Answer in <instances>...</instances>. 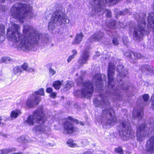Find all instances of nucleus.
I'll use <instances>...</instances> for the list:
<instances>
[{
    "mask_svg": "<svg viewBox=\"0 0 154 154\" xmlns=\"http://www.w3.org/2000/svg\"><path fill=\"white\" fill-rule=\"evenodd\" d=\"M20 27L17 24L13 25L12 27L7 30V37L8 40L14 43L19 42L17 45L19 50L28 52L36 45L43 43L47 44L49 41L48 34L42 35L36 29L28 24L23 25V32L24 36L20 33Z\"/></svg>",
    "mask_w": 154,
    "mask_h": 154,
    "instance_id": "nucleus-1",
    "label": "nucleus"
},
{
    "mask_svg": "<svg viewBox=\"0 0 154 154\" xmlns=\"http://www.w3.org/2000/svg\"><path fill=\"white\" fill-rule=\"evenodd\" d=\"M93 102L95 107L105 108L99 120L103 128H106L115 125L117 122V118L113 109L109 105L108 96H98L94 100Z\"/></svg>",
    "mask_w": 154,
    "mask_h": 154,
    "instance_id": "nucleus-2",
    "label": "nucleus"
},
{
    "mask_svg": "<svg viewBox=\"0 0 154 154\" xmlns=\"http://www.w3.org/2000/svg\"><path fill=\"white\" fill-rule=\"evenodd\" d=\"M83 77V76H81L76 80L78 85L82 86V90H78L75 92L74 95L81 97H89L90 99L93 91V86L96 85L97 90L102 89V82L100 74H97L93 76L92 83L89 81L84 82Z\"/></svg>",
    "mask_w": 154,
    "mask_h": 154,
    "instance_id": "nucleus-3",
    "label": "nucleus"
},
{
    "mask_svg": "<svg viewBox=\"0 0 154 154\" xmlns=\"http://www.w3.org/2000/svg\"><path fill=\"white\" fill-rule=\"evenodd\" d=\"M32 8L29 4L17 3L11 7V15L13 18L23 22L26 17L31 18L33 17Z\"/></svg>",
    "mask_w": 154,
    "mask_h": 154,
    "instance_id": "nucleus-4",
    "label": "nucleus"
},
{
    "mask_svg": "<svg viewBox=\"0 0 154 154\" xmlns=\"http://www.w3.org/2000/svg\"><path fill=\"white\" fill-rule=\"evenodd\" d=\"M69 22L67 17L60 10H57L52 14L51 20L49 23L48 29L52 30L55 28V24L57 22L62 24L68 23Z\"/></svg>",
    "mask_w": 154,
    "mask_h": 154,
    "instance_id": "nucleus-5",
    "label": "nucleus"
},
{
    "mask_svg": "<svg viewBox=\"0 0 154 154\" xmlns=\"http://www.w3.org/2000/svg\"><path fill=\"white\" fill-rule=\"evenodd\" d=\"M46 119L43 113V109L41 107L34 111L32 115L28 116L25 121V123L29 126H33L34 124V121L38 123L42 124L45 122Z\"/></svg>",
    "mask_w": 154,
    "mask_h": 154,
    "instance_id": "nucleus-6",
    "label": "nucleus"
},
{
    "mask_svg": "<svg viewBox=\"0 0 154 154\" xmlns=\"http://www.w3.org/2000/svg\"><path fill=\"white\" fill-rule=\"evenodd\" d=\"M114 80H113V82H111V84H108L109 86L108 88H109V97L110 96H112L114 101L115 99L116 100L120 101L122 100V96L119 90L120 89H121L122 90H126L129 89V87L126 86V85L125 83H122L121 84L119 82L120 85L118 86V87L115 89H114Z\"/></svg>",
    "mask_w": 154,
    "mask_h": 154,
    "instance_id": "nucleus-7",
    "label": "nucleus"
},
{
    "mask_svg": "<svg viewBox=\"0 0 154 154\" xmlns=\"http://www.w3.org/2000/svg\"><path fill=\"white\" fill-rule=\"evenodd\" d=\"M129 126L128 122H124L120 125L118 128L120 134L122 135V138L125 140L134 137V133L131 131Z\"/></svg>",
    "mask_w": 154,
    "mask_h": 154,
    "instance_id": "nucleus-8",
    "label": "nucleus"
},
{
    "mask_svg": "<svg viewBox=\"0 0 154 154\" xmlns=\"http://www.w3.org/2000/svg\"><path fill=\"white\" fill-rule=\"evenodd\" d=\"M39 95L44 96L45 93L44 89L41 88L35 91L34 94L28 98L26 103V106L28 108H32L39 104L40 101L41 97L39 96H35Z\"/></svg>",
    "mask_w": 154,
    "mask_h": 154,
    "instance_id": "nucleus-9",
    "label": "nucleus"
},
{
    "mask_svg": "<svg viewBox=\"0 0 154 154\" xmlns=\"http://www.w3.org/2000/svg\"><path fill=\"white\" fill-rule=\"evenodd\" d=\"M144 21H143L141 24L135 26L133 32V39L137 42H140L142 39L144 32Z\"/></svg>",
    "mask_w": 154,
    "mask_h": 154,
    "instance_id": "nucleus-10",
    "label": "nucleus"
},
{
    "mask_svg": "<svg viewBox=\"0 0 154 154\" xmlns=\"http://www.w3.org/2000/svg\"><path fill=\"white\" fill-rule=\"evenodd\" d=\"M68 119L69 120H66L63 124L65 132L67 134H70L73 132L78 131V128L74 127L73 124L74 122L78 124V121L70 116L68 118Z\"/></svg>",
    "mask_w": 154,
    "mask_h": 154,
    "instance_id": "nucleus-11",
    "label": "nucleus"
},
{
    "mask_svg": "<svg viewBox=\"0 0 154 154\" xmlns=\"http://www.w3.org/2000/svg\"><path fill=\"white\" fill-rule=\"evenodd\" d=\"M115 66L112 63L110 62L109 63L108 70V83L109 84H111V82L114 80L113 75Z\"/></svg>",
    "mask_w": 154,
    "mask_h": 154,
    "instance_id": "nucleus-12",
    "label": "nucleus"
},
{
    "mask_svg": "<svg viewBox=\"0 0 154 154\" xmlns=\"http://www.w3.org/2000/svg\"><path fill=\"white\" fill-rule=\"evenodd\" d=\"M125 55L129 59L131 62H134V59H140L142 57L141 54L132 52H126Z\"/></svg>",
    "mask_w": 154,
    "mask_h": 154,
    "instance_id": "nucleus-13",
    "label": "nucleus"
},
{
    "mask_svg": "<svg viewBox=\"0 0 154 154\" xmlns=\"http://www.w3.org/2000/svg\"><path fill=\"white\" fill-rule=\"evenodd\" d=\"M144 124H142L137 128V137L138 140L141 141L144 140Z\"/></svg>",
    "mask_w": 154,
    "mask_h": 154,
    "instance_id": "nucleus-14",
    "label": "nucleus"
},
{
    "mask_svg": "<svg viewBox=\"0 0 154 154\" xmlns=\"http://www.w3.org/2000/svg\"><path fill=\"white\" fill-rule=\"evenodd\" d=\"M89 58V55L88 50H85L82 54L79 61V63L81 65L85 64L87 63Z\"/></svg>",
    "mask_w": 154,
    "mask_h": 154,
    "instance_id": "nucleus-15",
    "label": "nucleus"
},
{
    "mask_svg": "<svg viewBox=\"0 0 154 154\" xmlns=\"http://www.w3.org/2000/svg\"><path fill=\"white\" fill-rule=\"evenodd\" d=\"M103 35L104 34L102 32L100 31H98L91 35L89 39V40L91 42L99 41L102 38Z\"/></svg>",
    "mask_w": 154,
    "mask_h": 154,
    "instance_id": "nucleus-16",
    "label": "nucleus"
},
{
    "mask_svg": "<svg viewBox=\"0 0 154 154\" xmlns=\"http://www.w3.org/2000/svg\"><path fill=\"white\" fill-rule=\"evenodd\" d=\"M143 109L137 110L136 111L134 110L133 112L132 117L134 119L140 121L143 118Z\"/></svg>",
    "mask_w": 154,
    "mask_h": 154,
    "instance_id": "nucleus-17",
    "label": "nucleus"
},
{
    "mask_svg": "<svg viewBox=\"0 0 154 154\" xmlns=\"http://www.w3.org/2000/svg\"><path fill=\"white\" fill-rule=\"evenodd\" d=\"M123 68V66L121 65H119L117 66V70L119 72L118 76V81L121 82L122 81V78L127 76V74L124 73H122V69Z\"/></svg>",
    "mask_w": 154,
    "mask_h": 154,
    "instance_id": "nucleus-18",
    "label": "nucleus"
},
{
    "mask_svg": "<svg viewBox=\"0 0 154 154\" xmlns=\"http://www.w3.org/2000/svg\"><path fill=\"white\" fill-rule=\"evenodd\" d=\"M47 128L44 125H42L34 127L33 131L36 134H40L46 131Z\"/></svg>",
    "mask_w": 154,
    "mask_h": 154,
    "instance_id": "nucleus-19",
    "label": "nucleus"
},
{
    "mask_svg": "<svg viewBox=\"0 0 154 154\" xmlns=\"http://www.w3.org/2000/svg\"><path fill=\"white\" fill-rule=\"evenodd\" d=\"M83 36L84 35L82 32L77 34L74 40L72 42V44L75 45L79 43L82 40Z\"/></svg>",
    "mask_w": 154,
    "mask_h": 154,
    "instance_id": "nucleus-20",
    "label": "nucleus"
},
{
    "mask_svg": "<svg viewBox=\"0 0 154 154\" xmlns=\"http://www.w3.org/2000/svg\"><path fill=\"white\" fill-rule=\"evenodd\" d=\"M21 114L20 110H15L11 111L10 115L11 118H16L18 116Z\"/></svg>",
    "mask_w": 154,
    "mask_h": 154,
    "instance_id": "nucleus-21",
    "label": "nucleus"
},
{
    "mask_svg": "<svg viewBox=\"0 0 154 154\" xmlns=\"http://www.w3.org/2000/svg\"><path fill=\"white\" fill-rule=\"evenodd\" d=\"M117 23L114 20H111L109 24L107 26L108 28L114 29L117 28Z\"/></svg>",
    "mask_w": 154,
    "mask_h": 154,
    "instance_id": "nucleus-22",
    "label": "nucleus"
},
{
    "mask_svg": "<svg viewBox=\"0 0 154 154\" xmlns=\"http://www.w3.org/2000/svg\"><path fill=\"white\" fill-rule=\"evenodd\" d=\"M149 144L150 150H154V137L151 138L147 142V145Z\"/></svg>",
    "mask_w": 154,
    "mask_h": 154,
    "instance_id": "nucleus-23",
    "label": "nucleus"
},
{
    "mask_svg": "<svg viewBox=\"0 0 154 154\" xmlns=\"http://www.w3.org/2000/svg\"><path fill=\"white\" fill-rule=\"evenodd\" d=\"M147 71V74H150L151 75H154V69L151 68L150 66L149 65H146L145 66V73L146 71Z\"/></svg>",
    "mask_w": 154,
    "mask_h": 154,
    "instance_id": "nucleus-24",
    "label": "nucleus"
},
{
    "mask_svg": "<svg viewBox=\"0 0 154 154\" xmlns=\"http://www.w3.org/2000/svg\"><path fill=\"white\" fill-rule=\"evenodd\" d=\"M12 59L9 57H2L1 60H0V63H8L13 61Z\"/></svg>",
    "mask_w": 154,
    "mask_h": 154,
    "instance_id": "nucleus-25",
    "label": "nucleus"
},
{
    "mask_svg": "<svg viewBox=\"0 0 154 154\" xmlns=\"http://www.w3.org/2000/svg\"><path fill=\"white\" fill-rule=\"evenodd\" d=\"M28 64L27 63H24L21 67L22 70H23L22 69H23V70H26L30 72H32L34 71V69H33L28 68Z\"/></svg>",
    "mask_w": 154,
    "mask_h": 154,
    "instance_id": "nucleus-26",
    "label": "nucleus"
},
{
    "mask_svg": "<svg viewBox=\"0 0 154 154\" xmlns=\"http://www.w3.org/2000/svg\"><path fill=\"white\" fill-rule=\"evenodd\" d=\"M2 149L3 154H7L9 152L16 151V149L14 148H6Z\"/></svg>",
    "mask_w": 154,
    "mask_h": 154,
    "instance_id": "nucleus-27",
    "label": "nucleus"
},
{
    "mask_svg": "<svg viewBox=\"0 0 154 154\" xmlns=\"http://www.w3.org/2000/svg\"><path fill=\"white\" fill-rule=\"evenodd\" d=\"M61 83L60 82L57 81L54 82L53 84V86L54 88L57 89L59 90L60 88Z\"/></svg>",
    "mask_w": 154,
    "mask_h": 154,
    "instance_id": "nucleus-28",
    "label": "nucleus"
},
{
    "mask_svg": "<svg viewBox=\"0 0 154 154\" xmlns=\"http://www.w3.org/2000/svg\"><path fill=\"white\" fill-rule=\"evenodd\" d=\"M17 141L22 143H26L28 142L26 138L24 136H21L17 139Z\"/></svg>",
    "mask_w": 154,
    "mask_h": 154,
    "instance_id": "nucleus-29",
    "label": "nucleus"
},
{
    "mask_svg": "<svg viewBox=\"0 0 154 154\" xmlns=\"http://www.w3.org/2000/svg\"><path fill=\"white\" fill-rule=\"evenodd\" d=\"M23 70H22L20 66H17L14 67L13 69V72L14 74H17V73L22 72Z\"/></svg>",
    "mask_w": 154,
    "mask_h": 154,
    "instance_id": "nucleus-30",
    "label": "nucleus"
},
{
    "mask_svg": "<svg viewBox=\"0 0 154 154\" xmlns=\"http://www.w3.org/2000/svg\"><path fill=\"white\" fill-rule=\"evenodd\" d=\"M66 143L69 145V146L71 147H75L76 145V144L74 143L72 139L68 140Z\"/></svg>",
    "mask_w": 154,
    "mask_h": 154,
    "instance_id": "nucleus-31",
    "label": "nucleus"
},
{
    "mask_svg": "<svg viewBox=\"0 0 154 154\" xmlns=\"http://www.w3.org/2000/svg\"><path fill=\"white\" fill-rule=\"evenodd\" d=\"M115 151L116 152L119 154H123L124 152L122 147H119L115 149Z\"/></svg>",
    "mask_w": 154,
    "mask_h": 154,
    "instance_id": "nucleus-32",
    "label": "nucleus"
},
{
    "mask_svg": "<svg viewBox=\"0 0 154 154\" xmlns=\"http://www.w3.org/2000/svg\"><path fill=\"white\" fill-rule=\"evenodd\" d=\"M126 27V25H124L123 23L120 22L117 23V28H123L124 29H125Z\"/></svg>",
    "mask_w": 154,
    "mask_h": 154,
    "instance_id": "nucleus-33",
    "label": "nucleus"
},
{
    "mask_svg": "<svg viewBox=\"0 0 154 154\" xmlns=\"http://www.w3.org/2000/svg\"><path fill=\"white\" fill-rule=\"evenodd\" d=\"M73 85V82L71 81H69L65 85V87L67 89H69Z\"/></svg>",
    "mask_w": 154,
    "mask_h": 154,
    "instance_id": "nucleus-34",
    "label": "nucleus"
},
{
    "mask_svg": "<svg viewBox=\"0 0 154 154\" xmlns=\"http://www.w3.org/2000/svg\"><path fill=\"white\" fill-rule=\"evenodd\" d=\"M130 13L129 10L128 9H124L122 11H120L119 14L121 15H124L127 13H129L130 14Z\"/></svg>",
    "mask_w": 154,
    "mask_h": 154,
    "instance_id": "nucleus-35",
    "label": "nucleus"
},
{
    "mask_svg": "<svg viewBox=\"0 0 154 154\" xmlns=\"http://www.w3.org/2000/svg\"><path fill=\"white\" fill-rule=\"evenodd\" d=\"M122 40L125 45L127 46L128 41V39L127 37L124 36L122 38Z\"/></svg>",
    "mask_w": 154,
    "mask_h": 154,
    "instance_id": "nucleus-36",
    "label": "nucleus"
},
{
    "mask_svg": "<svg viewBox=\"0 0 154 154\" xmlns=\"http://www.w3.org/2000/svg\"><path fill=\"white\" fill-rule=\"evenodd\" d=\"M49 75L50 76H52L54 75L56 73V71L51 67L49 68Z\"/></svg>",
    "mask_w": 154,
    "mask_h": 154,
    "instance_id": "nucleus-37",
    "label": "nucleus"
},
{
    "mask_svg": "<svg viewBox=\"0 0 154 154\" xmlns=\"http://www.w3.org/2000/svg\"><path fill=\"white\" fill-rule=\"evenodd\" d=\"M5 26L2 24H0V35L3 34L5 31Z\"/></svg>",
    "mask_w": 154,
    "mask_h": 154,
    "instance_id": "nucleus-38",
    "label": "nucleus"
},
{
    "mask_svg": "<svg viewBox=\"0 0 154 154\" xmlns=\"http://www.w3.org/2000/svg\"><path fill=\"white\" fill-rule=\"evenodd\" d=\"M112 42L113 45H117L119 44V41L117 38H114L112 40Z\"/></svg>",
    "mask_w": 154,
    "mask_h": 154,
    "instance_id": "nucleus-39",
    "label": "nucleus"
},
{
    "mask_svg": "<svg viewBox=\"0 0 154 154\" xmlns=\"http://www.w3.org/2000/svg\"><path fill=\"white\" fill-rule=\"evenodd\" d=\"M150 100L152 103V107L154 109V93L151 97Z\"/></svg>",
    "mask_w": 154,
    "mask_h": 154,
    "instance_id": "nucleus-40",
    "label": "nucleus"
},
{
    "mask_svg": "<svg viewBox=\"0 0 154 154\" xmlns=\"http://www.w3.org/2000/svg\"><path fill=\"white\" fill-rule=\"evenodd\" d=\"M106 16L108 17H110L111 16V11L108 10H106Z\"/></svg>",
    "mask_w": 154,
    "mask_h": 154,
    "instance_id": "nucleus-41",
    "label": "nucleus"
},
{
    "mask_svg": "<svg viewBox=\"0 0 154 154\" xmlns=\"http://www.w3.org/2000/svg\"><path fill=\"white\" fill-rule=\"evenodd\" d=\"M3 34H2L0 35V44L2 43L5 39V36Z\"/></svg>",
    "mask_w": 154,
    "mask_h": 154,
    "instance_id": "nucleus-42",
    "label": "nucleus"
},
{
    "mask_svg": "<svg viewBox=\"0 0 154 154\" xmlns=\"http://www.w3.org/2000/svg\"><path fill=\"white\" fill-rule=\"evenodd\" d=\"M53 89L51 88H47L46 91L48 93H51L53 92Z\"/></svg>",
    "mask_w": 154,
    "mask_h": 154,
    "instance_id": "nucleus-43",
    "label": "nucleus"
},
{
    "mask_svg": "<svg viewBox=\"0 0 154 154\" xmlns=\"http://www.w3.org/2000/svg\"><path fill=\"white\" fill-rule=\"evenodd\" d=\"M56 93L55 92H52L50 95V97L53 98H55L56 96Z\"/></svg>",
    "mask_w": 154,
    "mask_h": 154,
    "instance_id": "nucleus-44",
    "label": "nucleus"
},
{
    "mask_svg": "<svg viewBox=\"0 0 154 154\" xmlns=\"http://www.w3.org/2000/svg\"><path fill=\"white\" fill-rule=\"evenodd\" d=\"M74 57H75L73 55H71L69 56V57L68 58L67 60V62H69Z\"/></svg>",
    "mask_w": 154,
    "mask_h": 154,
    "instance_id": "nucleus-45",
    "label": "nucleus"
},
{
    "mask_svg": "<svg viewBox=\"0 0 154 154\" xmlns=\"http://www.w3.org/2000/svg\"><path fill=\"white\" fill-rule=\"evenodd\" d=\"M5 10V7L3 6L2 5H0V11H4Z\"/></svg>",
    "mask_w": 154,
    "mask_h": 154,
    "instance_id": "nucleus-46",
    "label": "nucleus"
},
{
    "mask_svg": "<svg viewBox=\"0 0 154 154\" xmlns=\"http://www.w3.org/2000/svg\"><path fill=\"white\" fill-rule=\"evenodd\" d=\"M149 98V95L148 94H145V102L148 101Z\"/></svg>",
    "mask_w": 154,
    "mask_h": 154,
    "instance_id": "nucleus-47",
    "label": "nucleus"
},
{
    "mask_svg": "<svg viewBox=\"0 0 154 154\" xmlns=\"http://www.w3.org/2000/svg\"><path fill=\"white\" fill-rule=\"evenodd\" d=\"M72 55H73L74 57L77 54V52L75 50H73L72 51Z\"/></svg>",
    "mask_w": 154,
    "mask_h": 154,
    "instance_id": "nucleus-48",
    "label": "nucleus"
},
{
    "mask_svg": "<svg viewBox=\"0 0 154 154\" xmlns=\"http://www.w3.org/2000/svg\"><path fill=\"white\" fill-rule=\"evenodd\" d=\"M83 154H92V153L91 151H88L84 152Z\"/></svg>",
    "mask_w": 154,
    "mask_h": 154,
    "instance_id": "nucleus-49",
    "label": "nucleus"
},
{
    "mask_svg": "<svg viewBox=\"0 0 154 154\" xmlns=\"http://www.w3.org/2000/svg\"><path fill=\"white\" fill-rule=\"evenodd\" d=\"M100 55V53L99 52H97L96 53V55L94 56V57H95V58H96V57H98Z\"/></svg>",
    "mask_w": 154,
    "mask_h": 154,
    "instance_id": "nucleus-50",
    "label": "nucleus"
},
{
    "mask_svg": "<svg viewBox=\"0 0 154 154\" xmlns=\"http://www.w3.org/2000/svg\"><path fill=\"white\" fill-rule=\"evenodd\" d=\"M0 124H2V125H4L5 123L4 122H2V119L1 117V116H0Z\"/></svg>",
    "mask_w": 154,
    "mask_h": 154,
    "instance_id": "nucleus-51",
    "label": "nucleus"
},
{
    "mask_svg": "<svg viewBox=\"0 0 154 154\" xmlns=\"http://www.w3.org/2000/svg\"><path fill=\"white\" fill-rule=\"evenodd\" d=\"M103 60H106L107 58V57H106V55H103Z\"/></svg>",
    "mask_w": 154,
    "mask_h": 154,
    "instance_id": "nucleus-52",
    "label": "nucleus"
},
{
    "mask_svg": "<svg viewBox=\"0 0 154 154\" xmlns=\"http://www.w3.org/2000/svg\"><path fill=\"white\" fill-rule=\"evenodd\" d=\"M0 154H3L2 149L0 150Z\"/></svg>",
    "mask_w": 154,
    "mask_h": 154,
    "instance_id": "nucleus-53",
    "label": "nucleus"
},
{
    "mask_svg": "<svg viewBox=\"0 0 154 154\" xmlns=\"http://www.w3.org/2000/svg\"><path fill=\"white\" fill-rule=\"evenodd\" d=\"M1 2H4L5 0H0Z\"/></svg>",
    "mask_w": 154,
    "mask_h": 154,
    "instance_id": "nucleus-54",
    "label": "nucleus"
},
{
    "mask_svg": "<svg viewBox=\"0 0 154 154\" xmlns=\"http://www.w3.org/2000/svg\"><path fill=\"white\" fill-rule=\"evenodd\" d=\"M143 100L144 101V94L143 95Z\"/></svg>",
    "mask_w": 154,
    "mask_h": 154,
    "instance_id": "nucleus-55",
    "label": "nucleus"
},
{
    "mask_svg": "<svg viewBox=\"0 0 154 154\" xmlns=\"http://www.w3.org/2000/svg\"><path fill=\"white\" fill-rule=\"evenodd\" d=\"M81 124L83 125H84V123L83 122H81Z\"/></svg>",
    "mask_w": 154,
    "mask_h": 154,
    "instance_id": "nucleus-56",
    "label": "nucleus"
}]
</instances>
